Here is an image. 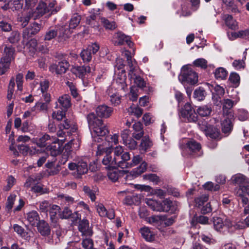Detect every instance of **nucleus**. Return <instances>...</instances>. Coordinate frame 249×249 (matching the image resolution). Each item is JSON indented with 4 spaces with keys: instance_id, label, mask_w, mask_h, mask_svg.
Listing matches in <instances>:
<instances>
[{
    "instance_id": "f257e3e1",
    "label": "nucleus",
    "mask_w": 249,
    "mask_h": 249,
    "mask_svg": "<svg viewBox=\"0 0 249 249\" xmlns=\"http://www.w3.org/2000/svg\"><path fill=\"white\" fill-rule=\"evenodd\" d=\"M89 128L98 136L104 137L109 133L107 125L93 112L87 116Z\"/></svg>"
},
{
    "instance_id": "f03ea898",
    "label": "nucleus",
    "mask_w": 249,
    "mask_h": 249,
    "mask_svg": "<svg viewBox=\"0 0 249 249\" xmlns=\"http://www.w3.org/2000/svg\"><path fill=\"white\" fill-rule=\"evenodd\" d=\"M192 67L193 66L188 64L181 68L180 73L178 76V79L181 83H188L193 85L197 83L198 75Z\"/></svg>"
},
{
    "instance_id": "7ed1b4c3",
    "label": "nucleus",
    "mask_w": 249,
    "mask_h": 249,
    "mask_svg": "<svg viewBox=\"0 0 249 249\" xmlns=\"http://www.w3.org/2000/svg\"><path fill=\"white\" fill-rule=\"evenodd\" d=\"M111 149L103 144H99L97 147L96 152L97 156H101L105 154V156L102 160V163L104 165L107 166V168L109 169L116 168L117 167L116 162L114 161V158H112L111 156Z\"/></svg>"
},
{
    "instance_id": "20e7f679",
    "label": "nucleus",
    "mask_w": 249,
    "mask_h": 249,
    "mask_svg": "<svg viewBox=\"0 0 249 249\" xmlns=\"http://www.w3.org/2000/svg\"><path fill=\"white\" fill-rule=\"evenodd\" d=\"M180 147L188 150L190 154H196L197 156H200L203 154L200 143L194 139L184 140Z\"/></svg>"
},
{
    "instance_id": "39448f33",
    "label": "nucleus",
    "mask_w": 249,
    "mask_h": 249,
    "mask_svg": "<svg viewBox=\"0 0 249 249\" xmlns=\"http://www.w3.org/2000/svg\"><path fill=\"white\" fill-rule=\"evenodd\" d=\"M180 115L189 122H196L198 116L194 108L189 103H186L179 111Z\"/></svg>"
},
{
    "instance_id": "423d86ee",
    "label": "nucleus",
    "mask_w": 249,
    "mask_h": 249,
    "mask_svg": "<svg viewBox=\"0 0 249 249\" xmlns=\"http://www.w3.org/2000/svg\"><path fill=\"white\" fill-rule=\"evenodd\" d=\"M68 167L71 171L76 170L74 176L77 178H81L82 176L87 174L88 171L87 162L82 160L79 161L77 163H70Z\"/></svg>"
},
{
    "instance_id": "0eeeda50",
    "label": "nucleus",
    "mask_w": 249,
    "mask_h": 249,
    "mask_svg": "<svg viewBox=\"0 0 249 249\" xmlns=\"http://www.w3.org/2000/svg\"><path fill=\"white\" fill-rule=\"evenodd\" d=\"M43 27L42 22L38 23L36 21L31 23L30 25L25 28L23 31V37L28 39L37 34Z\"/></svg>"
},
{
    "instance_id": "6e6552de",
    "label": "nucleus",
    "mask_w": 249,
    "mask_h": 249,
    "mask_svg": "<svg viewBox=\"0 0 249 249\" xmlns=\"http://www.w3.org/2000/svg\"><path fill=\"white\" fill-rule=\"evenodd\" d=\"M115 45H123L126 44L129 48H132L134 46V43L131 40V36L125 35L122 32H118L115 36Z\"/></svg>"
},
{
    "instance_id": "1a4fd4ad",
    "label": "nucleus",
    "mask_w": 249,
    "mask_h": 249,
    "mask_svg": "<svg viewBox=\"0 0 249 249\" xmlns=\"http://www.w3.org/2000/svg\"><path fill=\"white\" fill-rule=\"evenodd\" d=\"M57 29L58 42H63L70 37L72 31L67 26H57Z\"/></svg>"
},
{
    "instance_id": "9d476101",
    "label": "nucleus",
    "mask_w": 249,
    "mask_h": 249,
    "mask_svg": "<svg viewBox=\"0 0 249 249\" xmlns=\"http://www.w3.org/2000/svg\"><path fill=\"white\" fill-rule=\"evenodd\" d=\"M15 50L12 46H5L4 49L3 56L0 62H12L15 58Z\"/></svg>"
},
{
    "instance_id": "9b49d317",
    "label": "nucleus",
    "mask_w": 249,
    "mask_h": 249,
    "mask_svg": "<svg viewBox=\"0 0 249 249\" xmlns=\"http://www.w3.org/2000/svg\"><path fill=\"white\" fill-rule=\"evenodd\" d=\"M78 230L82 233V235L85 236H90L93 234L91 227H89V221L84 219L79 221Z\"/></svg>"
},
{
    "instance_id": "f8f14e48",
    "label": "nucleus",
    "mask_w": 249,
    "mask_h": 249,
    "mask_svg": "<svg viewBox=\"0 0 249 249\" xmlns=\"http://www.w3.org/2000/svg\"><path fill=\"white\" fill-rule=\"evenodd\" d=\"M130 159V155L128 152H124L116 159H114L117 167L122 169L127 168V165H128V161ZM130 164H129V165Z\"/></svg>"
},
{
    "instance_id": "ddd939ff",
    "label": "nucleus",
    "mask_w": 249,
    "mask_h": 249,
    "mask_svg": "<svg viewBox=\"0 0 249 249\" xmlns=\"http://www.w3.org/2000/svg\"><path fill=\"white\" fill-rule=\"evenodd\" d=\"M62 146L58 141L52 142L46 148L48 153L53 157H56L59 155L62 152Z\"/></svg>"
},
{
    "instance_id": "4468645a",
    "label": "nucleus",
    "mask_w": 249,
    "mask_h": 249,
    "mask_svg": "<svg viewBox=\"0 0 249 249\" xmlns=\"http://www.w3.org/2000/svg\"><path fill=\"white\" fill-rule=\"evenodd\" d=\"M222 19L224 21L226 26L229 29L236 31L238 29V23L236 20L234 19L232 15L229 14H225L222 17Z\"/></svg>"
},
{
    "instance_id": "2eb2a0df",
    "label": "nucleus",
    "mask_w": 249,
    "mask_h": 249,
    "mask_svg": "<svg viewBox=\"0 0 249 249\" xmlns=\"http://www.w3.org/2000/svg\"><path fill=\"white\" fill-rule=\"evenodd\" d=\"M55 57L56 59V61H59L58 62H69V61L71 62L76 61L78 56L77 54L73 53L67 54L61 53H56Z\"/></svg>"
},
{
    "instance_id": "dca6fc26",
    "label": "nucleus",
    "mask_w": 249,
    "mask_h": 249,
    "mask_svg": "<svg viewBox=\"0 0 249 249\" xmlns=\"http://www.w3.org/2000/svg\"><path fill=\"white\" fill-rule=\"evenodd\" d=\"M133 132L132 137L137 140H140L144 135V130L142 124L140 122H136L133 125Z\"/></svg>"
},
{
    "instance_id": "f3484780",
    "label": "nucleus",
    "mask_w": 249,
    "mask_h": 249,
    "mask_svg": "<svg viewBox=\"0 0 249 249\" xmlns=\"http://www.w3.org/2000/svg\"><path fill=\"white\" fill-rule=\"evenodd\" d=\"M113 112L112 108L106 105L99 106L96 109V112L99 117L105 118L109 117Z\"/></svg>"
},
{
    "instance_id": "a211bd4d",
    "label": "nucleus",
    "mask_w": 249,
    "mask_h": 249,
    "mask_svg": "<svg viewBox=\"0 0 249 249\" xmlns=\"http://www.w3.org/2000/svg\"><path fill=\"white\" fill-rule=\"evenodd\" d=\"M46 13L49 14L47 3L42 1H40L34 12L35 19L38 18Z\"/></svg>"
},
{
    "instance_id": "6ab92c4d",
    "label": "nucleus",
    "mask_w": 249,
    "mask_h": 249,
    "mask_svg": "<svg viewBox=\"0 0 249 249\" xmlns=\"http://www.w3.org/2000/svg\"><path fill=\"white\" fill-rule=\"evenodd\" d=\"M38 232L42 236H48L50 234L51 230L49 224L44 220L39 221L36 225Z\"/></svg>"
},
{
    "instance_id": "aec40b11",
    "label": "nucleus",
    "mask_w": 249,
    "mask_h": 249,
    "mask_svg": "<svg viewBox=\"0 0 249 249\" xmlns=\"http://www.w3.org/2000/svg\"><path fill=\"white\" fill-rule=\"evenodd\" d=\"M213 224L214 229L217 231H220L224 226H231V223L230 220H226L224 222L222 218L219 217H213Z\"/></svg>"
},
{
    "instance_id": "412c9836",
    "label": "nucleus",
    "mask_w": 249,
    "mask_h": 249,
    "mask_svg": "<svg viewBox=\"0 0 249 249\" xmlns=\"http://www.w3.org/2000/svg\"><path fill=\"white\" fill-rule=\"evenodd\" d=\"M64 63H53L49 68L50 71L52 72H55L56 74H62L65 73L68 69L67 64L66 66L64 65Z\"/></svg>"
},
{
    "instance_id": "4be33fe9",
    "label": "nucleus",
    "mask_w": 249,
    "mask_h": 249,
    "mask_svg": "<svg viewBox=\"0 0 249 249\" xmlns=\"http://www.w3.org/2000/svg\"><path fill=\"white\" fill-rule=\"evenodd\" d=\"M233 102L230 99H225L223 102V114L227 115L231 117H233V114L231 111V108L232 107Z\"/></svg>"
},
{
    "instance_id": "5701e85b",
    "label": "nucleus",
    "mask_w": 249,
    "mask_h": 249,
    "mask_svg": "<svg viewBox=\"0 0 249 249\" xmlns=\"http://www.w3.org/2000/svg\"><path fill=\"white\" fill-rule=\"evenodd\" d=\"M33 142L38 147H44L47 144H50L52 142V140L49 135L45 134L38 139H34Z\"/></svg>"
},
{
    "instance_id": "b1692460",
    "label": "nucleus",
    "mask_w": 249,
    "mask_h": 249,
    "mask_svg": "<svg viewBox=\"0 0 249 249\" xmlns=\"http://www.w3.org/2000/svg\"><path fill=\"white\" fill-rule=\"evenodd\" d=\"M57 30V26L50 27L44 35V40L50 41L55 38L58 35Z\"/></svg>"
},
{
    "instance_id": "393cba45",
    "label": "nucleus",
    "mask_w": 249,
    "mask_h": 249,
    "mask_svg": "<svg viewBox=\"0 0 249 249\" xmlns=\"http://www.w3.org/2000/svg\"><path fill=\"white\" fill-rule=\"evenodd\" d=\"M232 118L229 116L221 123L222 131L225 134L229 133L232 129Z\"/></svg>"
},
{
    "instance_id": "a878e982",
    "label": "nucleus",
    "mask_w": 249,
    "mask_h": 249,
    "mask_svg": "<svg viewBox=\"0 0 249 249\" xmlns=\"http://www.w3.org/2000/svg\"><path fill=\"white\" fill-rule=\"evenodd\" d=\"M27 219L29 222L34 226H36L39 220V216L36 211H32L27 214Z\"/></svg>"
},
{
    "instance_id": "bb28decb",
    "label": "nucleus",
    "mask_w": 249,
    "mask_h": 249,
    "mask_svg": "<svg viewBox=\"0 0 249 249\" xmlns=\"http://www.w3.org/2000/svg\"><path fill=\"white\" fill-rule=\"evenodd\" d=\"M81 20V16L77 13L74 14L69 21L68 27L71 29H75L79 24Z\"/></svg>"
},
{
    "instance_id": "cd10ccee",
    "label": "nucleus",
    "mask_w": 249,
    "mask_h": 249,
    "mask_svg": "<svg viewBox=\"0 0 249 249\" xmlns=\"http://www.w3.org/2000/svg\"><path fill=\"white\" fill-rule=\"evenodd\" d=\"M23 2V0H12L8 4L9 9L13 11H15L22 9Z\"/></svg>"
},
{
    "instance_id": "c85d7f7f",
    "label": "nucleus",
    "mask_w": 249,
    "mask_h": 249,
    "mask_svg": "<svg viewBox=\"0 0 249 249\" xmlns=\"http://www.w3.org/2000/svg\"><path fill=\"white\" fill-rule=\"evenodd\" d=\"M140 232L142 237L148 241H153L155 239V235L147 227L141 228Z\"/></svg>"
},
{
    "instance_id": "c756f323",
    "label": "nucleus",
    "mask_w": 249,
    "mask_h": 249,
    "mask_svg": "<svg viewBox=\"0 0 249 249\" xmlns=\"http://www.w3.org/2000/svg\"><path fill=\"white\" fill-rule=\"evenodd\" d=\"M205 134L213 139H218L220 136V131L217 128L210 125Z\"/></svg>"
},
{
    "instance_id": "7c9ffc66",
    "label": "nucleus",
    "mask_w": 249,
    "mask_h": 249,
    "mask_svg": "<svg viewBox=\"0 0 249 249\" xmlns=\"http://www.w3.org/2000/svg\"><path fill=\"white\" fill-rule=\"evenodd\" d=\"M152 145V142L150 140L149 137L147 136H143L140 145V150L146 151Z\"/></svg>"
},
{
    "instance_id": "2f4dec72",
    "label": "nucleus",
    "mask_w": 249,
    "mask_h": 249,
    "mask_svg": "<svg viewBox=\"0 0 249 249\" xmlns=\"http://www.w3.org/2000/svg\"><path fill=\"white\" fill-rule=\"evenodd\" d=\"M215 78L218 80L226 79L227 75V71L222 67L217 68L214 72Z\"/></svg>"
},
{
    "instance_id": "473e14b6",
    "label": "nucleus",
    "mask_w": 249,
    "mask_h": 249,
    "mask_svg": "<svg viewBox=\"0 0 249 249\" xmlns=\"http://www.w3.org/2000/svg\"><path fill=\"white\" fill-rule=\"evenodd\" d=\"M212 112L211 105L202 106L199 107L197 109V113L201 116H208L210 115Z\"/></svg>"
},
{
    "instance_id": "72a5a7b5",
    "label": "nucleus",
    "mask_w": 249,
    "mask_h": 249,
    "mask_svg": "<svg viewBox=\"0 0 249 249\" xmlns=\"http://www.w3.org/2000/svg\"><path fill=\"white\" fill-rule=\"evenodd\" d=\"M229 81L230 82L233 87L237 88L240 84V78L237 73L235 72H231L229 76Z\"/></svg>"
},
{
    "instance_id": "f704fd0d",
    "label": "nucleus",
    "mask_w": 249,
    "mask_h": 249,
    "mask_svg": "<svg viewBox=\"0 0 249 249\" xmlns=\"http://www.w3.org/2000/svg\"><path fill=\"white\" fill-rule=\"evenodd\" d=\"M131 78L133 79L134 83L138 87L143 89L146 87V82L144 79L140 76L137 75L135 73H132Z\"/></svg>"
},
{
    "instance_id": "c9c22d12",
    "label": "nucleus",
    "mask_w": 249,
    "mask_h": 249,
    "mask_svg": "<svg viewBox=\"0 0 249 249\" xmlns=\"http://www.w3.org/2000/svg\"><path fill=\"white\" fill-rule=\"evenodd\" d=\"M13 229L15 232L25 239L27 240L30 237V236L28 235V233L21 226L18 224H15L13 226Z\"/></svg>"
},
{
    "instance_id": "e433bc0d",
    "label": "nucleus",
    "mask_w": 249,
    "mask_h": 249,
    "mask_svg": "<svg viewBox=\"0 0 249 249\" xmlns=\"http://www.w3.org/2000/svg\"><path fill=\"white\" fill-rule=\"evenodd\" d=\"M101 22L103 26L106 29L113 30L117 27L115 21H110L106 18H101Z\"/></svg>"
},
{
    "instance_id": "4c0bfd02",
    "label": "nucleus",
    "mask_w": 249,
    "mask_h": 249,
    "mask_svg": "<svg viewBox=\"0 0 249 249\" xmlns=\"http://www.w3.org/2000/svg\"><path fill=\"white\" fill-rule=\"evenodd\" d=\"M20 39V34L18 31H12L8 40L11 44L18 43Z\"/></svg>"
},
{
    "instance_id": "58836bf2",
    "label": "nucleus",
    "mask_w": 249,
    "mask_h": 249,
    "mask_svg": "<svg viewBox=\"0 0 249 249\" xmlns=\"http://www.w3.org/2000/svg\"><path fill=\"white\" fill-rule=\"evenodd\" d=\"M60 207L56 205H51L49 209V212L50 215V219L53 222H56V215L59 212Z\"/></svg>"
},
{
    "instance_id": "ea45409f",
    "label": "nucleus",
    "mask_w": 249,
    "mask_h": 249,
    "mask_svg": "<svg viewBox=\"0 0 249 249\" xmlns=\"http://www.w3.org/2000/svg\"><path fill=\"white\" fill-rule=\"evenodd\" d=\"M233 181L235 183L239 185V188L241 186L247 184L249 182L246 177L242 174L236 175L234 177Z\"/></svg>"
},
{
    "instance_id": "a19ab883",
    "label": "nucleus",
    "mask_w": 249,
    "mask_h": 249,
    "mask_svg": "<svg viewBox=\"0 0 249 249\" xmlns=\"http://www.w3.org/2000/svg\"><path fill=\"white\" fill-rule=\"evenodd\" d=\"M58 102L60 105L66 109L71 106L70 97L68 95H64L59 97Z\"/></svg>"
},
{
    "instance_id": "79ce46f5",
    "label": "nucleus",
    "mask_w": 249,
    "mask_h": 249,
    "mask_svg": "<svg viewBox=\"0 0 249 249\" xmlns=\"http://www.w3.org/2000/svg\"><path fill=\"white\" fill-rule=\"evenodd\" d=\"M74 72L79 75V76H82L84 73L90 72V67L89 66H76L73 69Z\"/></svg>"
},
{
    "instance_id": "37998d69",
    "label": "nucleus",
    "mask_w": 249,
    "mask_h": 249,
    "mask_svg": "<svg viewBox=\"0 0 249 249\" xmlns=\"http://www.w3.org/2000/svg\"><path fill=\"white\" fill-rule=\"evenodd\" d=\"M206 93L204 89L202 87H199L194 91V97L197 100H203L206 96Z\"/></svg>"
},
{
    "instance_id": "c03bdc74",
    "label": "nucleus",
    "mask_w": 249,
    "mask_h": 249,
    "mask_svg": "<svg viewBox=\"0 0 249 249\" xmlns=\"http://www.w3.org/2000/svg\"><path fill=\"white\" fill-rule=\"evenodd\" d=\"M56 4V0H53L50 2L48 5H47V8L49 10V14L48 15V18L50 17L52 15L55 14L59 11L60 8L55 7Z\"/></svg>"
},
{
    "instance_id": "a18cd8bd",
    "label": "nucleus",
    "mask_w": 249,
    "mask_h": 249,
    "mask_svg": "<svg viewBox=\"0 0 249 249\" xmlns=\"http://www.w3.org/2000/svg\"><path fill=\"white\" fill-rule=\"evenodd\" d=\"M0 29L2 32H8L12 31V24L6 20L0 21Z\"/></svg>"
},
{
    "instance_id": "49530a36",
    "label": "nucleus",
    "mask_w": 249,
    "mask_h": 249,
    "mask_svg": "<svg viewBox=\"0 0 249 249\" xmlns=\"http://www.w3.org/2000/svg\"><path fill=\"white\" fill-rule=\"evenodd\" d=\"M37 41L35 38H32L29 40L26 44L27 48L29 49V51L32 53H35L37 50Z\"/></svg>"
},
{
    "instance_id": "de8ad7c7",
    "label": "nucleus",
    "mask_w": 249,
    "mask_h": 249,
    "mask_svg": "<svg viewBox=\"0 0 249 249\" xmlns=\"http://www.w3.org/2000/svg\"><path fill=\"white\" fill-rule=\"evenodd\" d=\"M80 57L83 60V62H89L91 60V53L88 49L83 50L80 53Z\"/></svg>"
},
{
    "instance_id": "09e8293b",
    "label": "nucleus",
    "mask_w": 249,
    "mask_h": 249,
    "mask_svg": "<svg viewBox=\"0 0 249 249\" xmlns=\"http://www.w3.org/2000/svg\"><path fill=\"white\" fill-rule=\"evenodd\" d=\"M97 15L95 13H93L89 16L87 17L86 21V24L90 25L92 27L97 26Z\"/></svg>"
},
{
    "instance_id": "8fccbe9b",
    "label": "nucleus",
    "mask_w": 249,
    "mask_h": 249,
    "mask_svg": "<svg viewBox=\"0 0 249 249\" xmlns=\"http://www.w3.org/2000/svg\"><path fill=\"white\" fill-rule=\"evenodd\" d=\"M128 112L130 114L134 115L137 118H139L142 114L143 109L139 107H132L131 106L128 108Z\"/></svg>"
},
{
    "instance_id": "3c124183",
    "label": "nucleus",
    "mask_w": 249,
    "mask_h": 249,
    "mask_svg": "<svg viewBox=\"0 0 249 249\" xmlns=\"http://www.w3.org/2000/svg\"><path fill=\"white\" fill-rule=\"evenodd\" d=\"M125 145L130 150H135L137 149L138 146L137 142L132 137L124 143Z\"/></svg>"
},
{
    "instance_id": "603ef678",
    "label": "nucleus",
    "mask_w": 249,
    "mask_h": 249,
    "mask_svg": "<svg viewBox=\"0 0 249 249\" xmlns=\"http://www.w3.org/2000/svg\"><path fill=\"white\" fill-rule=\"evenodd\" d=\"M15 86V80L14 78L12 77L10 81L9 84L8 86L7 91L8 93L7 95V98L8 100H11L12 98V95L14 91Z\"/></svg>"
},
{
    "instance_id": "864d4df0",
    "label": "nucleus",
    "mask_w": 249,
    "mask_h": 249,
    "mask_svg": "<svg viewBox=\"0 0 249 249\" xmlns=\"http://www.w3.org/2000/svg\"><path fill=\"white\" fill-rule=\"evenodd\" d=\"M209 85H210L209 86V88L210 89H213L214 91L215 92L216 95L217 96H218V98L219 99H220V96H222L225 93V90L224 89V88H223L222 87L220 86L219 85H215V86H214L213 85H210V84H209Z\"/></svg>"
},
{
    "instance_id": "5fc2aeb1",
    "label": "nucleus",
    "mask_w": 249,
    "mask_h": 249,
    "mask_svg": "<svg viewBox=\"0 0 249 249\" xmlns=\"http://www.w3.org/2000/svg\"><path fill=\"white\" fill-rule=\"evenodd\" d=\"M16 197V196L15 195H11L8 197L5 207L6 210L8 212H10L12 210Z\"/></svg>"
},
{
    "instance_id": "6e6d98bb",
    "label": "nucleus",
    "mask_w": 249,
    "mask_h": 249,
    "mask_svg": "<svg viewBox=\"0 0 249 249\" xmlns=\"http://www.w3.org/2000/svg\"><path fill=\"white\" fill-rule=\"evenodd\" d=\"M147 164L146 162H142L141 165L135 170L133 171L134 174L136 176L140 175L141 174L146 171Z\"/></svg>"
},
{
    "instance_id": "4d7b16f0",
    "label": "nucleus",
    "mask_w": 249,
    "mask_h": 249,
    "mask_svg": "<svg viewBox=\"0 0 249 249\" xmlns=\"http://www.w3.org/2000/svg\"><path fill=\"white\" fill-rule=\"evenodd\" d=\"M189 4L187 2L181 4V16L188 17L191 15L192 12L188 9Z\"/></svg>"
},
{
    "instance_id": "13d9d810",
    "label": "nucleus",
    "mask_w": 249,
    "mask_h": 249,
    "mask_svg": "<svg viewBox=\"0 0 249 249\" xmlns=\"http://www.w3.org/2000/svg\"><path fill=\"white\" fill-rule=\"evenodd\" d=\"M85 193L88 196L92 201H94L96 199V196L94 192L91 190L90 188L87 186H85L83 189Z\"/></svg>"
},
{
    "instance_id": "bf43d9fd",
    "label": "nucleus",
    "mask_w": 249,
    "mask_h": 249,
    "mask_svg": "<svg viewBox=\"0 0 249 249\" xmlns=\"http://www.w3.org/2000/svg\"><path fill=\"white\" fill-rule=\"evenodd\" d=\"M138 89L136 87H131L130 93L129 94V99L132 101H135L137 100L138 95L137 92Z\"/></svg>"
},
{
    "instance_id": "052dcab7",
    "label": "nucleus",
    "mask_w": 249,
    "mask_h": 249,
    "mask_svg": "<svg viewBox=\"0 0 249 249\" xmlns=\"http://www.w3.org/2000/svg\"><path fill=\"white\" fill-rule=\"evenodd\" d=\"M51 204L46 200L43 201L39 203V210L41 212H47L49 211Z\"/></svg>"
},
{
    "instance_id": "680f3d73",
    "label": "nucleus",
    "mask_w": 249,
    "mask_h": 249,
    "mask_svg": "<svg viewBox=\"0 0 249 249\" xmlns=\"http://www.w3.org/2000/svg\"><path fill=\"white\" fill-rule=\"evenodd\" d=\"M143 178H144L149 180L155 183L156 184H157L158 182H159L160 180L159 177L157 176L156 174H154L145 175L143 176Z\"/></svg>"
},
{
    "instance_id": "e2e57ef3",
    "label": "nucleus",
    "mask_w": 249,
    "mask_h": 249,
    "mask_svg": "<svg viewBox=\"0 0 249 249\" xmlns=\"http://www.w3.org/2000/svg\"><path fill=\"white\" fill-rule=\"evenodd\" d=\"M142 160V158L140 155H136L133 157L132 160L130 162H128L129 165H127V168L132 167L137 165Z\"/></svg>"
},
{
    "instance_id": "0e129e2a",
    "label": "nucleus",
    "mask_w": 249,
    "mask_h": 249,
    "mask_svg": "<svg viewBox=\"0 0 249 249\" xmlns=\"http://www.w3.org/2000/svg\"><path fill=\"white\" fill-rule=\"evenodd\" d=\"M161 205L163 212H167L170 211L172 205V202L169 199H166L162 202Z\"/></svg>"
},
{
    "instance_id": "69168bd1",
    "label": "nucleus",
    "mask_w": 249,
    "mask_h": 249,
    "mask_svg": "<svg viewBox=\"0 0 249 249\" xmlns=\"http://www.w3.org/2000/svg\"><path fill=\"white\" fill-rule=\"evenodd\" d=\"M96 209L99 214L102 217L106 216L107 211L103 204L100 203L96 206Z\"/></svg>"
},
{
    "instance_id": "338daca9",
    "label": "nucleus",
    "mask_w": 249,
    "mask_h": 249,
    "mask_svg": "<svg viewBox=\"0 0 249 249\" xmlns=\"http://www.w3.org/2000/svg\"><path fill=\"white\" fill-rule=\"evenodd\" d=\"M208 200V196L207 195H203L201 196L197 197L195 199V202L196 205H197L198 206H200L204 204V202H206Z\"/></svg>"
},
{
    "instance_id": "774afa93",
    "label": "nucleus",
    "mask_w": 249,
    "mask_h": 249,
    "mask_svg": "<svg viewBox=\"0 0 249 249\" xmlns=\"http://www.w3.org/2000/svg\"><path fill=\"white\" fill-rule=\"evenodd\" d=\"M39 179L34 176L30 177L27 179L24 185L25 187L29 188L32 184H36L38 181V179Z\"/></svg>"
}]
</instances>
